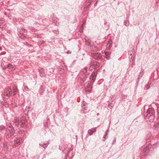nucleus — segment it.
I'll return each mask as SVG.
<instances>
[{"label": "nucleus", "mask_w": 159, "mask_h": 159, "mask_svg": "<svg viewBox=\"0 0 159 159\" xmlns=\"http://www.w3.org/2000/svg\"><path fill=\"white\" fill-rule=\"evenodd\" d=\"M146 116L149 119L151 122L153 121L155 118L154 110L152 108H149L147 112Z\"/></svg>", "instance_id": "1"}, {"label": "nucleus", "mask_w": 159, "mask_h": 159, "mask_svg": "<svg viewBox=\"0 0 159 159\" xmlns=\"http://www.w3.org/2000/svg\"><path fill=\"white\" fill-rule=\"evenodd\" d=\"M146 116L149 119L151 122L153 121L155 118L154 110L152 108H149L147 112Z\"/></svg>", "instance_id": "2"}, {"label": "nucleus", "mask_w": 159, "mask_h": 159, "mask_svg": "<svg viewBox=\"0 0 159 159\" xmlns=\"http://www.w3.org/2000/svg\"><path fill=\"white\" fill-rule=\"evenodd\" d=\"M80 74L82 75L81 78L83 82H85L86 79L89 77V74L87 72V68L85 67L80 72Z\"/></svg>", "instance_id": "3"}, {"label": "nucleus", "mask_w": 159, "mask_h": 159, "mask_svg": "<svg viewBox=\"0 0 159 159\" xmlns=\"http://www.w3.org/2000/svg\"><path fill=\"white\" fill-rule=\"evenodd\" d=\"M6 129L7 130L8 136L11 137L15 133V130L14 127L12 125H9Z\"/></svg>", "instance_id": "4"}, {"label": "nucleus", "mask_w": 159, "mask_h": 159, "mask_svg": "<svg viewBox=\"0 0 159 159\" xmlns=\"http://www.w3.org/2000/svg\"><path fill=\"white\" fill-rule=\"evenodd\" d=\"M12 93L11 89L10 87H8L6 88L3 92V94L7 98H10L11 94Z\"/></svg>", "instance_id": "5"}, {"label": "nucleus", "mask_w": 159, "mask_h": 159, "mask_svg": "<svg viewBox=\"0 0 159 159\" xmlns=\"http://www.w3.org/2000/svg\"><path fill=\"white\" fill-rule=\"evenodd\" d=\"M134 51L133 49L129 51V58L130 61H132V64H134L133 61L134 60Z\"/></svg>", "instance_id": "6"}, {"label": "nucleus", "mask_w": 159, "mask_h": 159, "mask_svg": "<svg viewBox=\"0 0 159 159\" xmlns=\"http://www.w3.org/2000/svg\"><path fill=\"white\" fill-rule=\"evenodd\" d=\"M90 68L91 69H95L98 68L99 66V63L96 61H93L90 63Z\"/></svg>", "instance_id": "7"}, {"label": "nucleus", "mask_w": 159, "mask_h": 159, "mask_svg": "<svg viewBox=\"0 0 159 159\" xmlns=\"http://www.w3.org/2000/svg\"><path fill=\"white\" fill-rule=\"evenodd\" d=\"M91 56L96 60H101L102 58V55L100 53H92Z\"/></svg>", "instance_id": "8"}, {"label": "nucleus", "mask_w": 159, "mask_h": 159, "mask_svg": "<svg viewBox=\"0 0 159 159\" xmlns=\"http://www.w3.org/2000/svg\"><path fill=\"white\" fill-rule=\"evenodd\" d=\"M97 74V72H93L90 77V80L91 82L92 83H93L96 77V75Z\"/></svg>", "instance_id": "9"}, {"label": "nucleus", "mask_w": 159, "mask_h": 159, "mask_svg": "<svg viewBox=\"0 0 159 159\" xmlns=\"http://www.w3.org/2000/svg\"><path fill=\"white\" fill-rule=\"evenodd\" d=\"M150 148V145H148L144 148L143 151V153L145 156L147 155L149 152Z\"/></svg>", "instance_id": "10"}, {"label": "nucleus", "mask_w": 159, "mask_h": 159, "mask_svg": "<svg viewBox=\"0 0 159 159\" xmlns=\"http://www.w3.org/2000/svg\"><path fill=\"white\" fill-rule=\"evenodd\" d=\"M22 139L20 138H17L16 139L14 140V144L13 146L16 147L20 145Z\"/></svg>", "instance_id": "11"}, {"label": "nucleus", "mask_w": 159, "mask_h": 159, "mask_svg": "<svg viewBox=\"0 0 159 159\" xmlns=\"http://www.w3.org/2000/svg\"><path fill=\"white\" fill-rule=\"evenodd\" d=\"M27 122L26 118L24 117H22L20 118V123H21V125L22 127L24 126Z\"/></svg>", "instance_id": "12"}, {"label": "nucleus", "mask_w": 159, "mask_h": 159, "mask_svg": "<svg viewBox=\"0 0 159 159\" xmlns=\"http://www.w3.org/2000/svg\"><path fill=\"white\" fill-rule=\"evenodd\" d=\"M97 127L92 128L90 129H89L88 133L90 135H92L93 133L95 132L96 131Z\"/></svg>", "instance_id": "13"}, {"label": "nucleus", "mask_w": 159, "mask_h": 159, "mask_svg": "<svg viewBox=\"0 0 159 159\" xmlns=\"http://www.w3.org/2000/svg\"><path fill=\"white\" fill-rule=\"evenodd\" d=\"M8 147L7 143H4L3 145L2 150L5 152H7L8 150Z\"/></svg>", "instance_id": "14"}, {"label": "nucleus", "mask_w": 159, "mask_h": 159, "mask_svg": "<svg viewBox=\"0 0 159 159\" xmlns=\"http://www.w3.org/2000/svg\"><path fill=\"white\" fill-rule=\"evenodd\" d=\"M14 123L15 124L16 126H18L19 124V119L18 117H16L14 119L13 121Z\"/></svg>", "instance_id": "15"}, {"label": "nucleus", "mask_w": 159, "mask_h": 159, "mask_svg": "<svg viewBox=\"0 0 159 159\" xmlns=\"http://www.w3.org/2000/svg\"><path fill=\"white\" fill-rule=\"evenodd\" d=\"M92 89V86L91 85L89 84L87 86V87L86 89V91L87 92H90L91 91Z\"/></svg>", "instance_id": "16"}, {"label": "nucleus", "mask_w": 159, "mask_h": 159, "mask_svg": "<svg viewBox=\"0 0 159 159\" xmlns=\"http://www.w3.org/2000/svg\"><path fill=\"white\" fill-rule=\"evenodd\" d=\"M112 46V41L111 39H109L107 45V48H110Z\"/></svg>", "instance_id": "17"}, {"label": "nucleus", "mask_w": 159, "mask_h": 159, "mask_svg": "<svg viewBox=\"0 0 159 159\" xmlns=\"http://www.w3.org/2000/svg\"><path fill=\"white\" fill-rule=\"evenodd\" d=\"M49 142H47L46 143H45L43 144H39V145L43 148H46L48 146V144H49Z\"/></svg>", "instance_id": "18"}, {"label": "nucleus", "mask_w": 159, "mask_h": 159, "mask_svg": "<svg viewBox=\"0 0 159 159\" xmlns=\"http://www.w3.org/2000/svg\"><path fill=\"white\" fill-rule=\"evenodd\" d=\"M110 54L108 52H105V57L107 59H109L110 58Z\"/></svg>", "instance_id": "19"}, {"label": "nucleus", "mask_w": 159, "mask_h": 159, "mask_svg": "<svg viewBox=\"0 0 159 159\" xmlns=\"http://www.w3.org/2000/svg\"><path fill=\"white\" fill-rule=\"evenodd\" d=\"M5 69L8 68V69H11V68H13L14 66L11 63H9L7 66H6L5 67Z\"/></svg>", "instance_id": "20"}, {"label": "nucleus", "mask_w": 159, "mask_h": 159, "mask_svg": "<svg viewBox=\"0 0 159 159\" xmlns=\"http://www.w3.org/2000/svg\"><path fill=\"white\" fill-rule=\"evenodd\" d=\"M18 133L20 134H21V136H24L25 134V132L24 130H20L19 131Z\"/></svg>", "instance_id": "21"}, {"label": "nucleus", "mask_w": 159, "mask_h": 159, "mask_svg": "<svg viewBox=\"0 0 159 159\" xmlns=\"http://www.w3.org/2000/svg\"><path fill=\"white\" fill-rule=\"evenodd\" d=\"M153 128L156 130H158L159 129V123L154 125L153 126Z\"/></svg>", "instance_id": "22"}, {"label": "nucleus", "mask_w": 159, "mask_h": 159, "mask_svg": "<svg viewBox=\"0 0 159 159\" xmlns=\"http://www.w3.org/2000/svg\"><path fill=\"white\" fill-rule=\"evenodd\" d=\"M90 3V2H88L85 5L84 8H87L88 7H89V6Z\"/></svg>", "instance_id": "23"}, {"label": "nucleus", "mask_w": 159, "mask_h": 159, "mask_svg": "<svg viewBox=\"0 0 159 159\" xmlns=\"http://www.w3.org/2000/svg\"><path fill=\"white\" fill-rule=\"evenodd\" d=\"M17 88H15L14 89L13 91V92L12 91V93H14L13 94V95L14 96L15 95H16V93H16L17 92Z\"/></svg>", "instance_id": "24"}, {"label": "nucleus", "mask_w": 159, "mask_h": 159, "mask_svg": "<svg viewBox=\"0 0 159 159\" xmlns=\"http://www.w3.org/2000/svg\"><path fill=\"white\" fill-rule=\"evenodd\" d=\"M5 128V127L3 125H0V130H2Z\"/></svg>", "instance_id": "25"}, {"label": "nucleus", "mask_w": 159, "mask_h": 159, "mask_svg": "<svg viewBox=\"0 0 159 159\" xmlns=\"http://www.w3.org/2000/svg\"><path fill=\"white\" fill-rule=\"evenodd\" d=\"M87 103L85 102H83L82 104V108H84V106H87Z\"/></svg>", "instance_id": "26"}, {"label": "nucleus", "mask_w": 159, "mask_h": 159, "mask_svg": "<svg viewBox=\"0 0 159 159\" xmlns=\"http://www.w3.org/2000/svg\"><path fill=\"white\" fill-rule=\"evenodd\" d=\"M124 25H125V26H128L129 25V22L126 21H125L124 22Z\"/></svg>", "instance_id": "27"}, {"label": "nucleus", "mask_w": 159, "mask_h": 159, "mask_svg": "<svg viewBox=\"0 0 159 159\" xmlns=\"http://www.w3.org/2000/svg\"><path fill=\"white\" fill-rule=\"evenodd\" d=\"M108 107L110 109H112V107H113V106L112 105V104L111 103H110V104H109L108 105Z\"/></svg>", "instance_id": "28"}, {"label": "nucleus", "mask_w": 159, "mask_h": 159, "mask_svg": "<svg viewBox=\"0 0 159 159\" xmlns=\"http://www.w3.org/2000/svg\"><path fill=\"white\" fill-rule=\"evenodd\" d=\"M143 74H144L143 70H142L140 72V74L139 76L141 75V76H142V75H143Z\"/></svg>", "instance_id": "29"}, {"label": "nucleus", "mask_w": 159, "mask_h": 159, "mask_svg": "<svg viewBox=\"0 0 159 159\" xmlns=\"http://www.w3.org/2000/svg\"><path fill=\"white\" fill-rule=\"evenodd\" d=\"M108 131H109V130H107L106 132H105V135L106 136H107L108 135Z\"/></svg>", "instance_id": "30"}, {"label": "nucleus", "mask_w": 159, "mask_h": 159, "mask_svg": "<svg viewBox=\"0 0 159 159\" xmlns=\"http://www.w3.org/2000/svg\"><path fill=\"white\" fill-rule=\"evenodd\" d=\"M106 136L105 135H104V136H103V141H105V140H106Z\"/></svg>", "instance_id": "31"}, {"label": "nucleus", "mask_w": 159, "mask_h": 159, "mask_svg": "<svg viewBox=\"0 0 159 159\" xmlns=\"http://www.w3.org/2000/svg\"><path fill=\"white\" fill-rule=\"evenodd\" d=\"M116 142V138H114L112 143V144H114Z\"/></svg>", "instance_id": "32"}, {"label": "nucleus", "mask_w": 159, "mask_h": 159, "mask_svg": "<svg viewBox=\"0 0 159 159\" xmlns=\"http://www.w3.org/2000/svg\"><path fill=\"white\" fill-rule=\"evenodd\" d=\"M87 108L88 107L87 106H84V108H82L84 109V110H87Z\"/></svg>", "instance_id": "33"}, {"label": "nucleus", "mask_w": 159, "mask_h": 159, "mask_svg": "<svg viewBox=\"0 0 159 159\" xmlns=\"http://www.w3.org/2000/svg\"><path fill=\"white\" fill-rule=\"evenodd\" d=\"M149 86L148 85H147L145 87V88L146 89H149Z\"/></svg>", "instance_id": "34"}, {"label": "nucleus", "mask_w": 159, "mask_h": 159, "mask_svg": "<svg viewBox=\"0 0 159 159\" xmlns=\"http://www.w3.org/2000/svg\"><path fill=\"white\" fill-rule=\"evenodd\" d=\"M44 125H45V126H48V123L47 122H45L44 123Z\"/></svg>", "instance_id": "35"}, {"label": "nucleus", "mask_w": 159, "mask_h": 159, "mask_svg": "<svg viewBox=\"0 0 159 159\" xmlns=\"http://www.w3.org/2000/svg\"><path fill=\"white\" fill-rule=\"evenodd\" d=\"M2 138L1 135L0 134V142L2 140Z\"/></svg>", "instance_id": "36"}, {"label": "nucleus", "mask_w": 159, "mask_h": 159, "mask_svg": "<svg viewBox=\"0 0 159 159\" xmlns=\"http://www.w3.org/2000/svg\"><path fill=\"white\" fill-rule=\"evenodd\" d=\"M157 120H159V114L157 113Z\"/></svg>", "instance_id": "37"}, {"label": "nucleus", "mask_w": 159, "mask_h": 159, "mask_svg": "<svg viewBox=\"0 0 159 159\" xmlns=\"http://www.w3.org/2000/svg\"><path fill=\"white\" fill-rule=\"evenodd\" d=\"M25 90H29V88H28V87H27V86H26L25 88Z\"/></svg>", "instance_id": "38"}, {"label": "nucleus", "mask_w": 159, "mask_h": 159, "mask_svg": "<svg viewBox=\"0 0 159 159\" xmlns=\"http://www.w3.org/2000/svg\"><path fill=\"white\" fill-rule=\"evenodd\" d=\"M40 73V75L41 76H44L43 75H44V73Z\"/></svg>", "instance_id": "39"}, {"label": "nucleus", "mask_w": 159, "mask_h": 159, "mask_svg": "<svg viewBox=\"0 0 159 159\" xmlns=\"http://www.w3.org/2000/svg\"><path fill=\"white\" fill-rule=\"evenodd\" d=\"M22 30H23L25 32H26L27 31V30L25 29H22Z\"/></svg>", "instance_id": "40"}, {"label": "nucleus", "mask_w": 159, "mask_h": 159, "mask_svg": "<svg viewBox=\"0 0 159 159\" xmlns=\"http://www.w3.org/2000/svg\"><path fill=\"white\" fill-rule=\"evenodd\" d=\"M92 0H87L88 1V2H90V3L92 2Z\"/></svg>", "instance_id": "41"}, {"label": "nucleus", "mask_w": 159, "mask_h": 159, "mask_svg": "<svg viewBox=\"0 0 159 159\" xmlns=\"http://www.w3.org/2000/svg\"><path fill=\"white\" fill-rule=\"evenodd\" d=\"M3 159H7V157H6L4 156V157H3Z\"/></svg>", "instance_id": "42"}, {"label": "nucleus", "mask_w": 159, "mask_h": 159, "mask_svg": "<svg viewBox=\"0 0 159 159\" xmlns=\"http://www.w3.org/2000/svg\"><path fill=\"white\" fill-rule=\"evenodd\" d=\"M97 2H98V1H97L96 2H95V4H94V6L96 5L97 4Z\"/></svg>", "instance_id": "43"}, {"label": "nucleus", "mask_w": 159, "mask_h": 159, "mask_svg": "<svg viewBox=\"0 0 159 159\" xmlns=\"http://www.w3.org/2000/svg\"><path fill=\"white\" fill-rule=\"evenodd\" d=\"M157 113H158V114H159V108H158L157 109Z\"/></svg>", "instance_id": "44"}, {"label": "nucleus", "mask_w": 159, "mask_h": 159, "mask_svg": "<svg viewBox=\"0 0 159 159\" xmlns=\"http://www.w3.org/2000/svg\"><path fill=\"white\" fill-rule=\"evenodd\" d=\"M2 50V48L0 47V50L1 51Z\"/></svg>", "instance_id": "45"}, {"label": "nucleus", "mask_w": 159, "mask_h": 159, "mask_svg": "<svg viewBox=\"0 0 159 159\" xmlns=\"http://www.w3.org/2000/svg\"><path fill=\"white\" fill-rule=\"evenodd\" d=\"M84 22H83V24L82 25H84Z\"/></svg>", "instance_id": "46"}, {"label": "nucleus", "mask_w": 159, "mask_h": 159, "mask_svg": "<svg viewBox=\"0 0 159 159\" xmlns=\"http://www.w3.org/2000/svg\"><path fill=\"white\" fill-rule=\"evenodd\" d=\"M1 42V39H0V42Z\"/></svg>", "instance_id": "47"}]
</instances>
